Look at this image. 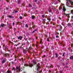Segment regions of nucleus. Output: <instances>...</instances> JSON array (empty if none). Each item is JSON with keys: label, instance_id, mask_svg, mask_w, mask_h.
<instances>
[{"label": "nucleus", "instance_id": "6e6d98bb", "mask_svg": "<svg viewBox=\"0 0 73 73\" xmlns=\"http://www.w3.org/2000/svg\"><path fill=\"white\" fill-rule=\"evenodd\" d=\"M18 3H19V2H18Z\"/></svg>", "mask_w": 73, "mask_h": 73}, {"label": "nucleus", "instance_id": "7c9ffc66", "mask_svg": "<svg viewBox=\"0 0 73 73\" xmlns=\"http://www.w3.org/2000/svg\"><path fill=\"white\" fill-rule=\"evenodd\" d=\"M47 40L48 41H49V38H47Z\"/></svg>", "mask_w": 73, "mask_h": 73}, {"label": "nucleus", "instance_id": "5701e85b", "mask_svg": "<svg viewBox=\"0 0 73 73\" xmlns=\"http://www.w3.org/2000/svg\"><path fill=\"white\" fill-rule=\"evenodd\" d=\"M66 16H67V17H69V14L66 15Z\"/></svg>", "mask_w": 73, "mask_h": 73}, {"label": "nucleus", "instance_id": "a211bd4d", "mask_svg": "<svg viewBox=\"0 0 73 73\" xmlns=\"http://www.w3.org/2000/svg\"><path fill=\"white\" fill-rule=\"evenodd\" d=\"M1 25L2 27H3L4 25V24H1Z\"/></svg>", "mask_w": 73, "mask_h": 73}, {"label": "nucleus", "instance_id": "393cba45", "mask_svg": "<svg viewBox=\"0 0 73 73\" xmlns=\"http://www.w3.org/2000/svg\"><path fill=\"white\" fill-rule=\"evenodd\" d=\"M25 27H27V28H28V25L27 24H26L25 25Z\"/></svg>", "mask_w": 73, "mask_h": 73}, {"label": "nucleus", "instance_id": "f257e3e1", "mask_svg": "<svg viewBox=\"0 0 73 73\" xmlns=\"http://www.w3.org/2000/svg\"><path fill=\"white\" fill-rule=\"evenodd\" d=\"M66 1H67L66 2V5L67 6V7H70V6L69 5V4H68V1L69 2H70L71 5H73V2L71 1V0H66Z\"/></svg>", "mask_w": 73, "mask_h": 73}, {"label": "nucleus", "instance_id": "e2e57ef3", "mask_svg": "<svg viewBox=\"0 0 73 73\" xmlns=\"http://www.w3.org/2000/svg\"><path fill=\"white\" fill-rule=\"evenodd\" d=\"M33 38H32V40H33Z\"/></svg>", "mask_w": 73, "mask_h": 73}, {"label": "nucleus", "instance_id": "2eb2a0df", "mask_svg": "<svg viewBox=\"0 0 73 73\" xmlns=\"http://www.w3.org/2000/svg\"><path fill=\"white\" fill-rule=\"evenodd\" d=\"M24 65L25 66H29V65L28 64H25Z\"/></svg>", "mask_w": 73, "mask_h": 73}, {"label": "nucleus", "instance_id": "79ce46f5", "mask_svg": "<svg viewBox=\"0 0 73 73\" xmlns=\"http://www.w3.org/2000/svg\"><path fill=\"white\" fill-rule=\"evenodd\" d=\"M42 20H43V21H44V20H45V19H42Z\"/></svg>", "mask_w": 73, "mask_h": 73}, {"label": "nucleus", "instance_id": "f3484780", "mask_svg": "<svg viewBox=\"0 0 73 73\" xmlns=\"http://www.w3.org/2000/svg\"><path fill=\"white\" fill-rule=\"evenodd\" d=\"M55 55L56 57H58V54L56 53L55 54Z\"/></svg>", "mask_w": 73, "mask_h": 73}, {"label": "nucleus", "instance_id": "c9c22d12", "mask_svg": "<svg viewBox=\"0 0 73 73\" xmlns=\"http://www.w3.org/2000/svg\"><path fill=\"white\" fill-rule=\"evenodd\" d=\"M59 8H60V9H62L61 6H60V7Z\"/></svg>", "mask_w": 73, "mask_h": 73}, {"label": "nucleus", "instance_id": "0eeeda50", "mask_svg": "<svg viewBox=\"0 0 73 73\" xmlns=\"http://www.w3.org/2000/svg\"><path fill=\"white\" fill-rule=\"evenodd\" d=\"M35 60H33V62L34 63V64H36V62Z\"/></svg>", "mask_w": 73, "mask_h": 73}, {"label": "nucleus", "instance_id": "a19ab883", "mask_svg": "<svg viewBox=\"0 0 73 73\" xmlns=\"http://www.w3.org/2000/svg\"><path fill=\"white\" fill-rule=\"evenodd\" d=\"M59 19H60L61 20V18L60 17H59Z\"/></svg>", "mask_w": 73, "mask_h": 73}, {"label": "nucleus", "instance_id": "5fc2aeb1", "mask_svg": "<svg viewBox=\"0 0 73 73\" xmlns=\"http://www.w3.org/2000/svg\"><path fill=\"white\" fill-rule=\"evenodd\" d=\"M33 8H32V9H33Z\"/></svg>", "mask_w": 73, "mask_h": 73}, {"label": "nucleus", "instance_id": "f8f14e48", "mask_svg": "<svg viewBox=\"0 0 73 73\" xmlns=\"http://www.w3.org/2000/svg\"><path fill=\"white\" fill-rule=\"evenodd\" d=\"M60 28L59 29V31H61V29H62V26H60Z\"/></svg>", "mask_w": 73, "mask_h": 73}, {"label": "nucleus", "instance_id": "9b49d317", "mask_svg": "<svg viewBox=\"0 0 73 73\" xmlns=\"http://www.w3.org/2000/svg\"><path fill=\"white\" fill-rule=\"evenodd\" d=\"M57 1H55L54 2V4H57L58 3V2H57Z\"/></svg>", "mask_w": 73, "mask_h": 73}, {"label": "nucleus", "instance_id": "4468645a", "mask_svg": "<svg viewBox=\"0 0 73 73\" xmlns=\"http://www.w3.org/2000/svg\"><path fill=\"white\" fill-rule=\"evenodd\" d=\"M35 16L34 15H33L32 16V19H35Z\"/></svg>", "mask_w": 73, "mask_h": 73}, {"label": "nucleus", "instance_id": "6ab92c4d", "mask_svg": "<svg viewBox=\"0 0 73 73\" xmlns=\"http://www.w3.org/2000/svg\"><path fill=\"white\" fill-rule=\"evenodd\" d=\"M8 17H9V18H12V16L11 15H9L8 16Z\"/></svg>", "mask_w": 73, "mask_h": 73}, {"label": "nucleus", "instance_id": "603ef678", "mask_svg": "<svg viewBox=\"0 0 73 73\" xmlns=\"http://www.w3.org/2000/svg\"><path fill=\"white\" fill-rule=\"evenodd\" d=\"M49 21H50V19H49Z\"/></svg>", "mask_w": 73, "mask_h": 73}, {"label": "nucleus", "instance_id": "f704fd0d", "mask_svg": "<svg viewBox=\"0 0 73 73\" xmlns=\"http://www.w3.org/2000/svg\"><path fill=\"white\" fill-rule=\"evenodd\" d=\"M73 44H71V47H73Z\"/></svg>", "mask_w": 73, "mask_h": 73}, {"label": "nucleus", "instance_id": "2f4dec72", "mask_svg": "<svg viewBox=\"0 0 73 73\" xmlns=\"http://www.w3.org/2000/svg\"><path fill=\"white\" fill-rule=\"evenodd\" d=\"M13 26H14V25H15V23L13 22Z\"/></svg>", "mask_w": 73, "mask_h": 73}, {"label": "nucleus", "instance_id": "e433bc0d", "mask_svg": "<svg viewBox=\"0 0 73 73\" xmlns=\"http://www.w3.org/2000/svg\"><path fill=\"white\" fill-rule=\"evenodd\" d=\"M29 41H31V39L30 38H29Z\"/></svg>", "mask_w": 73, "mask_h": 73}, {"label": "nucleus", "instance_id": "39448f33", "mask_svg": "<svg viewBox=\"0 0 73 73\" xmlns=\"http://www.w3.org/2000/svg\"><path fill=\"white\" fill-rule=\"evenodd\" d=\"M63 11H66V9L64 6H63Z\"/></svg>", "mask_w": 73, "mask_h": 73}, {"label": "nucleus", "instance_id": "052dcab7", "mask_svg": "<svg viewBox=\"0 0 73 73\" xmlns=\"http://www.w3.org/2000/svg\"><path fill=\"white\" fill-rule=\"evenodd\" d=\"M36 47H37V45L36 46Z\"/></svg>", "mask_w": 73, "mask_h": 73}, {"label": "nucleus", "instance_id": "6e6552de", "mask_svg": "<svg viewBox=\"0 0 73 73\" xmlns=\"http://www.w3.org/2000/svg\"><path fill=\"white\" fill-rule=\"evenodd\" d=\"M67 25L68 27H72V26H71V25L70 23L68 24Z\"/></svg>", "mask_w": 73, "mask_h": 73}, {"label": "nucleus", "instance_id": "69168bd1", "mask_svg": "<svg viewBox=\"0 0 73 73\" xmlns=\"http://www.w3.org/2000/svg\"><path fill=\"white\" fill-rule=\"evenodd\" d=\"M29 64H30V63H29Z\"/></svg>", "mask_w": 73, "mask_h": 73}, {"label": "nucleus", "instance_id": "412c9836", "mask_svg": "<svg viewBox=\"0 0 73 73\" xmlns=\"http://www.w3.org/2000/svg\"><path fill=\"white\" fill-rule=\"evenodd\" d=\"M6 73H10V71H9V70H7V72H6Z\"/></svg>", "mask_w": 73, "mask_h": 73}, {"label": "nucleus", "instance_id": "c756f323", "mask_svg": "<svg viewBox=\"0 0 73 73\" xmlns=\"http://www.w3.org/2000/svg\"><path fill=\"white\" fill-rule=\"evenodd\" d=\"M65 54V53H63V56H65V54Z\"/></svg>", "mask_w": 73, "mask_h": 73}, {"label": "nucleus", "instance_id": "ea45409f", "mask_svg": "<svg viewBox=\"0 0 73 73\" xmlns=\"http://www.w3.org/2000/svg\"><path fill=\"white\" fill-rule=\"evenodd\" d=\"M71 18L73 19V16H72V17H71Z\"/></svg>", "mask_w": 73, "mask_h": 73}, {"label": "nucleus", "instance_id": "bf43d9fd", "mask_svg": "<svg viewBox=\"0 0 73 73\" xmlns=\"http://www.w3.org/2000/svg\"><path fill=\"white\" fill-rule=\"evenodd\" d=\"M9 28H11V29L12 28H10V27H9Z\"/></svg>", "mask_w": 73, "mask_h": 73}, {"label": "nucleus", "instance_id": "09e8293b", "mask_svg": "<svg viewBox=\"0 0 73 73\" xmlns=\"http://www.w3.org/2000/svg\"><path fill=\"white\" fill-rule=\"evenodd\" d=\"M36 39H37V37H36Z\"/></svg>", "mask_w": 73, "mask_h": 73}, {"label": "nucleus", "instance_id": "9d476101", "mask_svg": "<svg viewBox=\"0 0 73 73\" xmlns=\"http://www.w3.org/2000/svg\"><path fill=\"white\" fill-rule=\"evenodd\" d=\"M29 66L30 67H32V66H33V64H30L29 65Z\"/></svg>", "mask_w": 73, "mask_h": 73}, {"label": "nucleus", "instance_id": "49530a36", "mask_svg": "<svg viewBox=\"0 0 73 73\" xmlns=\"http://www.w3.org/2000/svg\"><path fill=\"white\" fill-rule=\"evenodd\" d=\"M12 64H13V62H12Z\"/></svg>", "mask_w": 73, "mask_h": 73}, {"label": "nucleus", "instance_id": "13d9d810", "mask_svg": "<svg viewBox=\"0 0 73 73\" xmlns=\"http://www.w3.org/2000/svg\"><path fill=\"white\" fill-rule=\"evenodd\" d=\"M35 1H36V0H35Z\"/></svg>", "mask_w": 73, "mask_h": 73}, {"label": "nucleus", "instance_id": "423d86ee", "mask_svg": "<svg viewBox=\"0 0 73 73\" xmlns=\"http://www.w3.org/2000/svg\"><path fill=\"white\" fill-rule=\"evenodd\" d=\"M70 60H72L73 59V56H71L70 57Z\"/></svg>", "mask_w": 73, "mask_h": 73}, {"label": "nucleus", "instance_id": "b1692460", "mask_svg": "<svg viewBox=\"0 0 73 73\" xmlns=\"http://www.w3.org/2000/svg\"><path fill=\"white\" fill-rule=\"evenodd\" d=\"M49 12H52V10L50 9H49Z\"/></svg>", "mask_w": 73, "mask_h": 73}, {"label": "nucleus", "instance_id": "c03bdc74", "mask_svg": "<svg viewBox=\"0 0 73 73\" xmlns=\"http://www.w3.org/2000/svg\"><path fill=\"white\" fill-rule=\"evenodd\" d=\"M7 56H9V54H7Z\"/></svg>", "mask_w": 73, "mask_h": 73}, {"label": "nucleus", "instance_id": "de8ad7c7", "mask_svg": "<svg viewBox=\"0 0 73 73\" xmlns=\"http://www.w3.org/2000/svg\"><path fill=\"white\" fill-rule=\"evenodd\" d=\"M57 34H58V35H59V33H57Z\"/></svg>", "mask_w": 73, "mask_h": 73}, {"label": "nucleus", "instance_id": "680f3d73", "mask_svg": "<svg viewBox=\"0 0 73 73\" xmlns=\"http://www.w3.org/2000/svg\"><path fill=\"white\" fill-rule=\"evenodd\" d=\"M24 16H25V15H24Z\"/></svg>", "mask_w": 73, "mask_h": 73}, {"label": "nucleus", "instance_id": "7ed1b4c3", "mask_svg": "<svg viewBox=\"0 0 73 73\" xmlns=\"http://www.w3.org/2000/svg\"><path fill=\"white\" fill-rule=\"evenodd\" d=\"M16 68L17 71H19V72H20L21 71H21H22V70H21L20 68L18 67H17Z\"/></svg>", "mask_w": 73, "mask_h": 73}, {"label": "nucleus", "instance_id": "bb28decb", "mask_svg": "<svg viewBox=\"0 0 73 73\" xmlns=\"http://www.w3.org/2000/svg\"><path fill=\"white\" fill-rule=\"evenodd\" d=\"M59 72L60 73H62V70L60 71H59Z\"/></svg>", "mask_w": 73, "mask_h": 73}, {"label": "nucleus", "instance_id": "3c124183", "mask_svg": "<svg viewBox=\"0 0 73 73\" xmlns=\"http://www.w3.org/2000/svg\"><path fill=\"white\" fill-rule=\"evenodd\" d=\"M22 61H23V60H24V59H22Z\"/></svg>", "mask_w": 73, "mask_h": 73}, {"label": "nucleus", "instance_id": "4d7b16f0", "mask_svg": "<svg viewBox=\"0 0 73 73\" xmlns=\"http://www.w3.org/2000/svg\"><path fill=\"white\" fill-rule=\"evenodd\" d=\"M26 41H27V40L25 39Z\"/></svg>", "mask_w": 73, "mask_h": 73}, {"label": "nucleus", "instance_id": "4c0bfd02", "mask_svg": "<svg viewBox=\"0 0 73 73\" xmlns=\"http://www.w3.org/2000/svg\"><path fill=\"white\" fill-rule=\"evenodd\" d=\"M58 36H56V38H58Z\"/></svg>", "mask_w": 73, "mask_h": 73}, {"label": "nucleus", "instance_id": "37998d69", "mask_svg": "<svg viewBox=\"0 0 73 73\" xmlns=\"http://www.w3.org/2000/svg\"><path fill=\"white\" fill-rule=\"evenodd\" d=\"M20 44V43H19V44H18V45H19Z\"/></svg>", "mask_w": 73, "mask_h": 73}, {"label": "nucleus", "instance_id": "1a4fd4ad", "mask_svg": "<svg viewBox=\"0 0 73 73\" xmlns=\"http://www.w3.org/2000/svg\"><path fill=\"white\" fill-rule=\"evenodd\" d=\"M5 61H6V59L5 60H3V61H2V62L3 63H4Z\"/></svg>", "mask_w": 73, "mask_h": 73}, {"label": "nucleus", "instance_id": "c85d7f7f", "mask_svg": "<svg viewBox=\"0 0 73 73\" xmlns=\"http://www.w3.org/2000/svg\"><path fill=\"white\" fill-rule=\"evenodd\" d=\"M60 58H61V57H58V60H60Z\"/></svg>", "mask_w": 73, "mask_h": 73}, {"label": "nucleus", "instance_id": "ddd939ff", "mask_svg": "<svg viewBox=\"0 0 73 73\" xmlns=\"http://www.w3.org/2000/svg\"><path fill=\"white\" fill-rule=\"evenodd\" d=\"M12 70H14V71H16V70H15V68L14 67L12 68Z\"/></svg>", "mask_w": 73, "mask_h": 73}, {"label": "nucleus", "instance_id": "f03ea898", "mask_svg": "<svg viewBox=\"0 0 73 73\" xmlns=\"http://www.w3.org/2000/svg\"><path fill=\"white\" fill-rule=\"evenodd\" d=\"M37 70L38 71V73H41V71H39V69L41 68V66H40V64L39 63H38L37 65Z\"/></svg>", "mask_w": 73, "mask_h": 73}, {"label": "nucleus", "instance_id": "4be33fe9", "mask_svg": "<svg viewBox=\"0 0 73 73\" xmlns=\"http://www.w3.org/2000/svg\"><path fill=\"white\" fill-rule=\"evenodd\" d=\"M19 18L20 19H23V17H22L20 16L19 17Z\"/></svg>", "mask_w": 73, "mask_h": 73}, {"label": "nucleus", "instance_id": "aec40b11", "mask_svg": "<svg viewBox=\"0 0 73 73\" xmlns=\"http://www.w3.org/2000/svg\"><path fill=\"white\" fill-rule=\"evenodd\" d=\"M71 12L72 14L73 15V10L71 11Z\"/></svg>", "mask_w": 73, "mask_h": 73}, {"label": "nucleus", "instance_id": "dca6fc26", "mask_svg": "<svg viewBox=\"0 0 73 73\" xmlns=\"http://www.w3.org/2000/svg\"><path fill=\"white\" fill-rule=\"evenodd\" d=\"M25 45V43H23V44H22V45L21 46V47H22V46L23 45Z\"/></svg>", "mask_w": 73, "mask_h": 73}, {"label": "nucleus", "instance_id": "20e7f679", "mask_svg": "<svg viewBox=\"0 0 73 73\" xmlns=\"http://www.w3.org/2000/svg\"><path fill=\"white\" fill-rule=\"evenodd\" d=\"M22 38H23V37L21 36H20L18 38V40L20 39V40H22Z\"/></svg>", "mask_w": 73, "mask_h": 73}, {"label": "nucleus", "instance_id": "864d4df0", "mask_svg": "<svg viewBox=\"0 0 73 73\" xmlns=\"http://www.w3.org/2000/svg\"><path fill=\"white\" fill-rule=\"evenodd\" d=\"M62 25H63V23H62Z\"/></svg>", "mask_w": 73, "mask_h": 73}, {"label": "nucleus", "instance_id": "8fccbe9b", "mask_svg": "<svg viewBox=\"0 0 73 73\" xmlns=\"http://www.w3.org/2000/svg\"><path fill=\"white\" fill-rule=\"evenodd\" d=\"M40 42H42V41H40Z\"/></svg>", "mask_w": 73, "mask_h": 73}, {"label": "nucleus", "instance_id": "a878e982", "mask_svg": "<svg viewBox=\"0 0 73 73\" xmlns=\"http://www.w3.org/2000/svg\"><path fill=\"white\" fill-rule=\"evenodd\" d=\"M42 17H43V18H44L45 17V16L44 15H42Z\"/></svg>", "mask_w": 73, "mask_h": 73}, {"label": "nucleus", "instance_id": "58836bf2", "mask_svg": "<svg viewBox=\"0 0 73 73\" xmlns=\"http://www.w3.org/2000/svg\"><path fill=\"white\" fill-rule=\"evenodd\" d=\"M17 10H16L15 11V12H16V13H17Z\"/></svg>", "mask_w": 73, "mask_h": 73}, {"label": "nucleus", "instance_id": "473e14b6", "mask_svg": "<svg viewBox=\"0 0 73 73\" xmlns=\"http://www.w3.org/2000/svg\"><path fill=\"white\" fill-rule=\"evenodd\" d=\"M71 35H73V32H71Z\"/></svg>", "mask_w": 73, "mask_h": 73}, {"label": "nucleus", "instance_id": "a18cd8bd", "mask_svg": "<svg viewBox=\"0 0 73 73\" xmlns=\"http://www.w3.org/2000/svg\"><path fill=\"white\" fill-rule=\"evenodd\" d=\"M6 9H8V8H6Z\"/></svg>", "mask_w": 73, "mask_h": 73}, {"label": "nucleus", "instance_id": "cd10ccee", "mask_svg": "<svg viewBox=\"0 0 73 73\" xmlns=\"http://www.w3.org/2000/svg\"><path fill=\"white\" fill-rule=\"evenodd\" d=\"M37 30H35L34 31H33V33H34V32H35V31H37Z\"/></svg>", "mask_w": 73, "mask_h": 73}, {"label": "nucleus", "instance_id": "72a5a7b5", "mask_svg": "<svg viewBox=\"0 0 73 73\" xmlns=\"http://www.w3.org/2000/svg\"><path fill=\"white\" fill-rule=\"evenodd\" d=\"M29 7H32V5H29Z\"/></svg>", "mask_w": 73, "mask_h": 73}, {"label": "nucleus", "instance_id": "0e129e2a", "mask_svg": "<svg viewBox=\"0 0 73 73\" xmlns=\"http://www.w3.org/2000/svg\"><path fill=\"white\" fill-rule=\"evenodd\" d=\"M44 56H45V55H44Z\"/></svg>", "mask_w": 73, "mask_h": 73}]
</instances>
